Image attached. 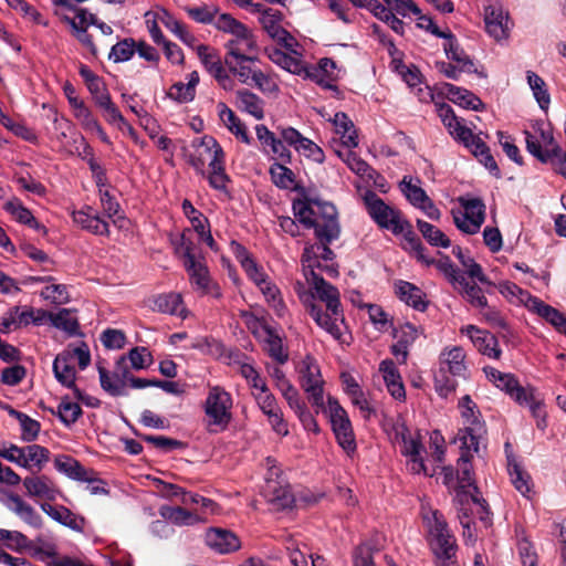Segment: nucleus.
<instances>
[{
	"label": "nucleus",
	"mask_w": 566,
	"mask_h": 566,
	"mask_svg": "<svg viewBox=\"0 0 566 566\" xmlns=\"http://www.w3.org/2000/svg\"><path fill=\"white\" fill-rule=\"evenodd\" d=\"M262 327L266 334L269 356L281 365L285 364L289 360V353L284 349L281 336L270 325L264 324Z\"/></svg>",
	"instance_id": "obj_34"
},
{
	"label": "nucleus",
	"mask_w": 566,
	"mask_h": 566,
	"mask_svg": "<svg viewBox=\"0 0 566 566\" xmlns=\"http://www.w3.org/2000/svg\"><path fill=\"white\" fill-rule=\"evenodd\" d=\"M448 374L449 371L441 368L434 374V389L442 398H447L450 394L454 392L458 386V382Z\"/></svg>",
	"instance_id": "obj_58"
},
{
	"label": "nucleus",
	"mask_w": 566,
	"mask_h": 566,
	"mask_svg": "<svg viewBox=\"0 0 566 566\" xmlns=\"http://www.w3.org/2000/svg\"><path fill=\"white\" fill-rule=\"evenodd\" d=\"M444 90L448 98L454 104L462 106L463 108L482 111L485 107L484 103L469 90L455 86L450 83L444 84Z\"/></svg>",
	"instance_id": "obj_26"
},
{
	"label": "nucleus",
	"mask_w": 566,
	"mask_h": 566,
	"mask_svg": "<svg viewBox=\"0 0 566 566\" xmlns=\"http://www.w3.org/2000/svg\"><path fill=\"white\" fill-rule=\"evenodd\" d=\"M93 209L86 206L84 209L73 212V221L78 224L82 229L96 234V235H109L108 223L103 220L99 216L92 213Z\"/></svg>",
	"instance_id": "obj_23"
},
{
	"label": "nucleus",
	"mask_w": 566,
	"mask_h": 566,
	"mask_svg": "<svg viewBox=\"0 0 566 566\" xmlns=\"http://www.w3.org/2000/svg\"><path fill=\"white\" fill-rule=\"evenodd\" d=\"M472 450L462 449L461 455L458 460L459 470L457 471V480L458 484L454 486L455 491V501L459 504H463L464 501H468L469 491L467 488L473 489L476 493H479V486L475 484L473 479V471L471 465L472 459Z\"/></svg>",
	"instance_id": "obj_13"
},
{
	"label": "nucleus",
	"mask_w": 566,
	"mask_h": 566,
	"mask_svg": "<svg viewBox=\"0 0 566 566\" xmlns=\"http://www.w3.org/2000/svg\"><path fill=\"white\" fill-rule=\"evenodd\" d=\"M219 117L227 126V128L237 137L240 138L244 144H251V137L247 132L245 125L235 115V113L229 108L224 103L218 104Z\"/></svg>",
	"instance_id": "obj_28"
},
{
	"label": "nucleus",
	"mask_w": 566,
	"mask_h": 566,
	"mask_svg": "<svg viewBox=\"0 0 566 566\" xmlns=\"http://www.w3.org/2000/svg\"><path fill=\"white\" fill-rule=\"evenodd\" d=\"M306 280L314 289L316 296L326 305V312L322 306L313 302L314 294L311 300L306 298L304 305L315 323L331 334L335 339L342 336L338 322L345 323L344 312L340 303V295L337 287L327 282L323 276L317 274L315 270H310Z\"/></svg>",
	"instance_id": "obj_2"
},
{
	"label": "nucleus",
	"mask_w": 566,
	"mask_h": 566,
	"mask_svg": "<svg viewBox=\"0 0 566 566\" xmlns=\"http://www.w3.org/2000/svg\"><path fill=\"white\" fill-rule=\"evenodd\" d=\"M441 258L439 260L433 259V263L430 265H436V268L443 273L446 279L452 284L454 289H457V283L460 281L461 276L464 274L454 265L451 259L439 252Z\"/></svg>",
	"instance_id": "obj_53"
},
{
	"label": "nucleus",
	"mask_w": 566,
	"mask_h": 566,
	"mask_svg": "<svg viewBox=\"0 0 566 566\" xmlns=\"http://www.w3.org/2000/svg\"><path fill=\"white\" fill-rule=\"evenodd\" d=\"M265 495L275 510L292 509L296 503L291 486L289 484L282 485L273 480L266 481Z\"/></svg>",
	"instance_id": "obj_21"
},
{
	"label": "nucleus",
	"mask_w": 566,
	"mask_h": 566,
	"mask_svg": "<svg viewBox=\"0 0 566 566\" xmlns=\"http://www.w3.org/2000/svg\"><path fill=\"white\" fill-rule=\"evenodd\" d=\"M396 437L401 441V454L410 459V470L416 474L423 473L430 475L421 455L423 444L420 432L417 431L412 436L407 424L400 423L396 428Z\"/></svg>",
	"instance_id": "obj_10"
},
{
	"label": "nucleus",
	"mask_w": 566,
	"mask_h": 566,
	"mask_svg": "<svg viewBox=\"0 0 566 566\" xmlns=\"http://www.w3.org/2000/svg\"><path fill=\"white\" fill-rule=\"evenodd\" d=\"M464 359L465 353L462 347L444 348L439 355V368L449 371L453 377L465 378L468 367Z\"/></svg>",
	"instance_id": "obj_19"
},
{
	"label": "nucleus",
	"mask_w": 566,
	"mask_h": 566,
	"mask_svg": "<svg viewBox=\"0 0 566 566\" xmlns=\"http://www.w3.org/2000/svg\"><path fill=\"white\" fill-rule=\"evenodd\" d=\"M232 35L233 38L226 43L224 56L249 60L245 53L258 52L256 39L245 24L242 23Z\"/></svg>",
	"instance_id": "obj_15"
},
{
	"label": "nucleus",
	"mask_w": 566,
	"mask_h": 566,
	"mask_svg": "<svg viewBox=\"0 0 566 566\" xmlns=\"http://www.w3.org/2000/svg\"><path fill=\"white\" fill-rule=\"evenodd\" d=\"M197 250L198 248L195 242L182 233L176 252L181 255L184 264L189 263V266H193V261L199 260Z\"/></svg>",
	"instance_id": "obj_63"
},
{
	"label": "nucleus",
	"mask_w": 566,
	"mask_h": 566,
	"mask_svg": "<svg viewBox=\"0 0 566 566\" xmlns=\"http://www.w3.org/2000/svg\"><path fill=\"white\" fill-rule=\"evenodd\" d=\"M7 212L12 214L15 220L20 223L27 224L28 222H34V217L31 211L25 208L19 199L8 201L4 205Z\"/></svg>",
	"instance_id": "obj_64"
},
{
	"label": "nucleus",
	"mask_w": 566,
	"mask_h": 566,
	"mask_svg": "<svg viewBox=\"0 0 566 566\" xmlns=\"http://www.w3.org/2000/svg\"><path fill=\"white\" fill-rule=\"evenodd\" d=\"M431 34L447 40L443 44L446 55L448 59L460 65V71L468 73L475 72L472 59L465 54L463 49L460 46L457 36L450 30L441 31L439 28H432Z\"/></svg>",
	"instance_id": "obj_14"
},
{
	"label": "nucleus",
	"mask_w": 566,
	"mask_h": 566,
	"mask_svg": "<svg viewBox=\"0 0 566 566\" xmlns=\"http://www.w3.org/2000/svg\"><path fill=\"white\" fill-rule=\"evenodd\" d=\"M104 99L103 104L98 106L102 109L104 119L111 125H116L122 130L127 128L129 134L133 135L135 132L134 128L122 115L117 105L112 101V98Z\"/></svg>",
	"instance_id": "obj_42"
},
{
	"label": "nucleus",
	"mask_w": 566,
	"mask_h": 566,
	"mask_svg": "<svg viewBox=\"0 0 566 566\" xmlns=\"http://www.w3.org/2000/svg\"><path fill=\"white\" fill-rule=\"evenodd\" d=\"M137 437H139L143 441L153 444L157 449H160L165 452H169L177 449H182L185 443L182 441L165 437V436H151L135 432Z\"/></svg>",
	"instance_id": "obj_55"
},
{
	"label": "nucleus",
	"mask_w": 566,
	"mask_h": 566,
	"mask_svg": "<svg viewBox=\"0 0 566 566\" xmlns=\"http://www.w3.org/2000/svg\"><path fill=\"white\" fill-rule=\"evenodd\" d=\"M371 13L381 20L382 22L387 23L390 29L396 32L397 34L402 35L403 34V21L397 18L391 10H389L387 7H385L382 3H380L377 0V3L373 4Z\"/></svg>",
	"instance_id": "obj_51"
},
{
	"label": "nucleus",
	"mask_w": 566,
	"mask_h": 566,
	"mask_svg": "<svg viewBox=\"0 0 566 566\" xmlns=\"http://www.w3.org/2000/svg\"><path fill=\"white\" fill-rule=\"evenodd\" d=\"M40 406L52 415L57 416L60 421L66 427L74 424L83 413L80 405L70 401L67 396L62 398L56 411L53 408L45 407L43 403Z\"/></svg>",
	"instance_id": "obj_31"
},
{
	"label": "nucleus",
	"mask_w": 566,
	"mask_h": 566,
	"mask_svg": "<svg viewBox=\"0 0 566 566\" xmlns=\"http://www.w3.org/2000/svg\"><path fill=\"white\" fill-rule=\"evenodd\" d=\"M282 20L283 13L275 9H268L264 11V17H260L259 19L263 29L272 40L276 41L286 50L293 51L295 39L286 29L280 25Z\"/></svg>",
	"instance_id": "obj_12"
},
{
	"label": "nucleus",
	"mask_w": 566,
	"mask_h": 566,
	"mask_svg": "<svg viewBox=\"0 0 566 566\" xmlns=\"http://www.w3.org/2000/svg\"><path fill=\"white\" fill-rule=\"evenodd\" d=\"M52 325L73 336L78 334L80 324L75 317L70 315V310L62 308L59 313L50 315Z\"/></svg>",
	"instance_id": "obj_52"
},
{
	"label": "nucleus",
	"mask_w": 566,
	"mask_h": 566,
	"mask_svg": "<svg viewBox=\"0 0 566 566\" xmlns=\"http://www.w3.org/2000/svg\"><path fill=\"white\" fill-rule=\"evenodd\" d=\"M200 147H205L208 153H213L209 163L211 172L208 177V181L210 187L229 195L227 185L231 181V178L226 172V154L222 147L214 137L207 135L200 138Z\"/></svg>",
	"instance_id": "obj_7"
},
{
	"label": "nucleus",
	"mask_w": 566,
	"mask_h": 566,
	"mask_svg": "<svg viewBox=\"0 0 566 566\" xmlns=\"http://www.w3.org/2000/svg\"><path fill=\"white\" fill-rule=\"evenodd\" d=\"M468 332L471 340L480 353L495 359L500 358L501 349L499 348V343L494 335L485 333L473 325L468 327Z\"/></svg>",
	"instance_id": "obj_25"
},
{
	"label": "nucleus",
	"mask_w": 566,
	"mask_h": 566,
	"mask_svg": "<svg viewBox=\"0 0 566 566\" xmlns=\"http://www.w3.org/2000/svg\"><path fill=\"white\" fill-rule=\"evenodd\" d=\"M375 549L369 543H361L352 553L353 566H376L374 562Z\"/></svg>",
	"instance_id": "obj_62"
},
{
	"label": "nucleus",
	"mask_w": 566,
	"mask_h": 566,
	"mask_svg": "<svg viewBox=\"0 0 566 566\" xmlns=\"http://www.w3.org/2000/svg\"><path fill=\"white\" fill-rule=\"evenodd\" d=\"M301 373V387L304 390H308V386L323 385L324 381L321 376V370L318 365L314 361L313 358L307 357L306 360L303 361V366L300 370Z\"/></svg>",
	"instance_id": "obj_48"
},
{
	"label": "nucleus",
	"mask_w": 566,
	"mask_h": 566,
	"mask_svg": "<svg viewBox=\"0 0 566 566\" xmlns=\"http://www.w3.org/2000/svg\"><path fill=\"white\" fill-rule=\"evenodd\" d=\"M270 174L273 184L281 189H289L295 182V174L283 161L272 164Z\"/></svg>",
	"instance_id": "obj_50"
},
{
	"label": "nucleus",
	"mask_w": 566,
	"mask_h": 566,
	"mask_svg": "<svg viewBox=\"0 0 566 566\" xmlns=\"http://www.w3.org/2000/svg\"><path fill=\"white\" fill-rule=\"evenodd\" d=\"M4 495L6 500H2V502L9 511L14 513L20 520L33 528L39 530L43 526L42 516L19 494L6 491Z\"/></svg>",
	"instance_id": "obj_16"
},
{
	"label": "nucleus",
	"mask_w": 566,
	"mask_h": 566,
	"mask_svg": "<svg viewBox=\"0 0 566 566\" xmlns=\"http://www.w3.org/2000/svg\"><path fill=\"white\" fill-rule=\"evenodd\" d=\"M255 134L265 151H268L266 148H270V151L284 164L292 163V153L284 146L277 132H272L265 125L260 124L255 126Z\"/></svg>",
	"instance_id": "obj_18"
},
{
	"label": "nucleus",
	"mask_w": 566,
	"mask_h": 566,
	"mask_svg": "<svg viewBox=\"0 0 566 566\" xmlns=\"http://www.w3.org/2000/svg\"><path fill=\"white\" fill-rule=\"evenodd\" d=\"M232 397L223 388L214 386L210 388L205 401V412L209 418L210 432L223 431L232 419Z\"/></svg>",
	"instance_id": "obj_5"
},
{
	"label": "nucleus",
	"mask_w": 566,
	"mask_h": 566,
	"mask_svg": "<svg viewBox=\"0 0 566 566\" xmlns=\"http://www.w3.org/2000/svg\"><path fill=\"white\" fill-rule=\"evenodd\" d=\"M526 77L539 107L546 111L549 106L551 97L544 80L533 71H527Z\"/></svg>",
	"instance_id": "obj_44"
},
{
	"label": "nucleus",
	"mask_w": 566,
	"mask_h": 566,
	"mask_svg": "<svg viewBox=\"0 0 566 566\" xmlns=\"http://www.w3.org/2000/svg\"><path fill=\"white\" fill-rule=\"evenodd\" d=\"M396 287V294L402 302L420 312L427 310L428 301L424 300V293L418 286L407 281H399Z\"/></svg>",
	"instance_id": "obj_27"
},
{
	"label": "nucleus",
	"mask_w": 566,
	"mask_h": 566,
	"mask_svg": "<svg viewBox=\"0 0 566 566\" xmlns=\"http://www.w3.org/2000/svg\"><path fill=\"white\" fill-rule=\"evenodd\" d=\"M507 470L514 488L524 496L531 492V476L516 462L514 455H507Z\"/></svg>",
	"instance_id": "obj_35"
},
{
	"label": "nucleus",
	"mask_w": 566,
	"mask_h": 566,
	"mask_svg": "<svg viewBox=\"0 0 566 566\" xmlns=\"http://www.w3.org/2000/svg\"><path fill=\"white\" fill-rule=\"evenodd\" d=\"M509 14L501 7L490 6L485 8L484 23L486 32L495 40L507 38Z\"/></svg>",
	"instance_id": "obj_22"
},
{
	"label": "nucleus",
	"mask_w": 566,
	"mask_h": 566,
	"mask_svg": "<svg viewBox=\"0 0 566 566\" xmlns=\"http://www.w3.org/2000/svg\"><path fill=\"white\" fill-rule=\"evenodd\" d=\"M25 449V460L27 468L30 469V463L33 462L34 465L38 467L40 471L45 462L49 461L50 451L45 447L40 444H31L24 448Z\"/></svg>",
	"instance_id": "obj_61"
},
{
	"label": "nucleus",
	"mask_w": 566,
	"mask_h": 566,
	"mask_svg": "<svg viewBox=\"0 0 566 566\" xmlns=\"http://www.w3.org/2000/svg\"><path fill=\"white\" fill-rule=\"evenodd\" d=\"M127 358L130 361L132 368L136 370L145 369L153 364L151 353L144 346L133 347L128 352L126 359Z\"/></svg>",
	"instance_id": "obj_57"
},
{
	"label": "nucleus",
	"mask_w": 566,
	"mask_h": 566,
	"mask_svg": "<svg viewBox=\"0 0 566 566\" xmlns=\"http://www.w3.org/2000/svg\"><path fill=\"white\" fill-rule=\"evenodd\" d=\"M197 52L202 65L213 78L220 77V74H223L226 71L224 60H221L216 50L201 44L198 46Z\"/></svg>",
	"instance_id": "obj_32"
},
{
	"label": "nucleus",
	"mask_w": 566,
	"mask_h": 566,
	"mask_svg": "<svg viewBox=\"0 0 566 566\" xmlns=\"http://www.w3.org/2000/svg\"><path fill=\"white\" fill-rule=\"evenodd\" d=\"M136 53V41L133 38H125L112 46L108 60L114 63L129 61Z\"/></svg>",
	"instance_id": "obj_47"
},
{
	"label": "nucleus",
	"mask_w": 566,
	"mask_h": 566,
	"mask_svg": "<svg viewBox=\"0 0 566 566\" xmlns=\"http://www.w3.org/2000/svg\"><path fill=\"white\" fill-rule=\"evenodd\" d=\"M160 515L177 525H189L193 522V515L180 506H161Z\"/></svg>",
	"instance_id": "obj_56"
},
{
	"label": "nucleus",
	"mask_w": 566,
	"mask_h": 566,
	"mask_svg": "<svg viewBox=\"0 0 566 566\" xmlns=\"http://www.w3.org/2000/svg\"><path fill=\"white\" fill-rule=\"evenodd\" d=\"M455 290H458L472 306L488 308V300L482 289L475 283L468 282L465 276L460 277Z\"/></svg>",
	"instance_id": "obj_37"
},
{
	"label": "nucleus",
	"mask_w": 566,
	"mask_h": 566,
	"mask_svg": "<svg viewBox=\"0 0 566 566\" xmlns=\"http://www.w3.org/2000/svg\"><path fill=\"white\" fill-rule=\"evenodd\" d=\"M429 533V546L436 557V566H457L458 545L446 521L439 520L434 514V523Z\"/></svg>",
	"instance_id": "obj_4"
},
{
	"label": "nucleus",
	"mask_w": 566,
	"mask_h": 566,
	"mask_svg": "<svg viewBox=\"0 0 566 566\" xmlns=\"http://www.w3.org/2000/svg\"><path fill=\"white\" fill-rule=\"evenodd\" d=\"M458 202L464 209V213L452 212L454 224L464 233H476L485 220V205L483 200L481 198L461 196L458 198Z\"/></svg>",
	"instance_id": "obj_9"
},
{
	"label": "nucleus",
	"mask_w": 566,
	"mask_h": 566,
	"mask_svg": "<svg viewBox=\"0 0 566 566\" xmlns=\"http://www.w3.org/2000/svg\"><path fill=\"white\" fill-rule=\"evenodd\" d=\"M438 115L441 118L443 125L449 129V133L455 139L459 140L464 135L471 136V129L462 125L453 108L449 104H440L438 107Z\"/></svg>",
	"instance_id": "obj_30"
},
{
	"label": "nucleus",
	"mask_w": 566,
	"mask_h": 566,
	"mask_svg": "<svg viewBox=\"0 0 566 566\" xmlns=\"http://www.w3.org/2000/svg\"><path fill=\"white\" fill-rule=\"evenodd\" d=\"M495 386L505 391V394H507L518 405H523V401L531 398L530 389L532 387L521 386L516 377L512 374H506L503 377V380H499Z\"/></svg>",
	"instance_id": "obj_33"
},
{
	"label": "nucleus",
	"mask_w": 566,
	"mask_h": 566,
	"mask_svg": "<svg viewBox=\"0 0 566 566\" xmlns=\"http://www.w3.org/2000/svg\"><path fill=\"white\" fill-rule=\"evenodd\" d=\"M98 375L101 387L113 397L126 396L125 390L126 381L129 382V377L133 376L126 361V356H120L116 364L113 376L111 377L108 370L98 366Z\"/></svg>",
	"instance_id": "obj_11"
},
{
	"label": "nucleus",
	"mask_w": 566,
	"mask_h": 566,
	"mask_svg": "<svg viewBox=\"0 0 566 566\" xmlns=\"http://www.w3.org/2000/svg\"><path fill=\"white\" fill-rule=\"evenodd\" d=\"M461 416L463 418L464 428L458 432L459 440L461 441V449L473 450L479 453L480 443L484 440L486 434V426L482 419V415L469 395H465L459 401Z\"/></svg>",
	"instance_id": "obj_3"
},
{
	"label": "nucleus",
	"mask_w": 566,
	"mask_h": 566,
	"mask_svg": "<svg viewBox=\"0 0 566 566\" xmlns=\"http://www.w3.org/2000/svg\"><path fill=\"white\" fill-rule=\"evenodd\" d=\"M54 468L65 474L67 478L87 482V483H103L102 479L94 478L95 472L93 470H86L80 461L67 454H60L54 459Z\"/></svg>",
	"instance_id": "obj_17"
},
{
	"label": "nucleus",
	"mask_w": 566,
	"mask_h": 566,
	"mask_svg": "<svg viewBox=\"0 0 566 566\" xmlns=\"http://www.w3.org/2000/svg\"><path fill=\"white\" fill-rule=\"evenodd\" d=\"M23 486L30 497L54 501L59 493L53 481L46 475H32L23 479Z\"/></svg>",
	"instance_id": "obj_20"
},
{
	"label": "nucleus",
	"mask_w": 566,
	"mask_h": 566,
	"mask_svg": "<svg viewBox=\"0 0 566 566\" xmlns=\"http://www.w3.org/2000/svg\"><path fill=\"white\" fill-rule=\"evenodd\" d=\"M184 266L199 290L209 285L208 268L200 260L193 261V266H189V263L184 264Z\"/></svg>",
	"instance_id": "obj_60"
},
{
	"label": "nucleus",
	"mask_w": 566,
	"mask_h": 566,
	"mask_svg": "<svg viewBox=\"0 0 566 566\" xmlns=\"http://www.w3.org/2000/svg\"><path fill=\"white\" fill-rule=\"evenodd\" d=\"M269 59L281 66L282 69L289 71L290 73L302 75L304 71V64L301 60L289 55L287 53L281 51L280 49L266 50Z\"/></svg>",
	"instance_id": "obj_41"
},
{
	"label": "nucleus",
	"mask_w": 566,
	"mask_h": 566,
	"mask_svg": "<svg viewBox=\"0 0 566 566\" xmlns=\"http://www.w3.org/2000/svg\"><path fill=\"white\" fill-rule=\"evenodd\" d=\"M392 336L397 340H400L401 347H405V346L409 347L418 338L419 331L413 324L406 322L403 324H400L397 327L396 326L392 327Z\"/></svg>",
	"instance_id": "obj_59"
},
{
	"label": "nucleus",
	"mask_w": 566,
	"mask_h": 566,
	"mask_svg": "<svg viewBox=\"0 0 566 566\" xmlns=\"http://www.w3.org/2000/svg\"><path fill=\"white\" fill-rule=\"evenodd\" d=\"M452 253L459 262L467 269V273L471 279H476L480 283L490 284L489 279L483 273L482 266L469 255H465L460 247H454Z\"/></svg>",
	"instance_id": "obj_45"
},
{
	"label": "nucleus",
	"mask_w": 566,
	"mask_h": 566,
	"mask_svg": "<svg viewBox=\"0 0 566 566\" xmlns=\"http://www.w3.org/2000/svg\"><path fill=\"white\" fill-rule=\"evenodd\" d=\"M239 106L242 111L249 113L256 119L264 117L263 101L249 90H239L237 92Z\"/></svg>",
	"instance_id": "obj_38"
},
{
	"label": "nucleus",
	"mask_w": 566,
	"mask_h": 566,
	"mask_svg": "<svg viewBox=\"0 0 566 566\" xmlns=\"http://www.w3.org/2000/svg\"><path fill=\"white\" fill-rule=\"evenodd\" d=\"M41 510L57 523L72 530L80 531L81 525L77 523L75 514L67 507L60 505L53 506L46 502L40 504Z\"/></svg>",
	"instance_id": "obj_36"
},
{
	"label": "nucleus",
	"mask_w": 566,
	"mask_h": 566,
	"mask_svg": "<svg viewBox=\"0 0 566 566\" xmlns=\"http://www.w3.org/2000/svg\"><path fill=\"white\" fill-rule=\"evenodd\" d=\"M417 182H421L419 178H417ZM399 188L406 199L418 209L422 207L423 203H426L430 198L419 185H413L411 177L408 176H403Z\"/></svg>",
	"instance_id": "obj_39"
},
{
	"label": "nucleus",
	"mask_w": 566,
	"mask_h": 566,
	"mask_svg": "<svg viewBox=\"0 0 566 566\" xmlns=\"http://www.w3.org/2000/svg\"><path fill=\"white\" fill-rule=\"evenodd\" d=\"M328 411L332 430L335 434L337 443L347 452L356 450L355 434L353 431L352 422L348 418L346 410L339 405L338 400L334 397H328Z\"/></svg>",
	"instance_id": "obj_6"
},
{
	"label": "nucleus",
	"mask_w": 566,
	"mask_h": 566,
	"mask_svg": "<svg viewBox=\"0 0 566 566\" xmlns=\"http://www.w3.org/2000/svg\"><path fill=\"white\" fill-rule=\"evenodd\" d=\"M417 228L430 245L440 248H449L451 245L450 239L436 226L418 219Z\"/></svg>",
	"instance_id": "obj_40"
},
{
	"label": "nucleus",
	"mask_w": 566,
	"mask_h": 566,
	"mask_svg": "<svg viewBox=\"0 0 566 566\" xmlns=\"http://www.w3.org/2000/svg\"><path fill=\"white\" fill-rule=\"evenodd\" d=\"M224 64L229 72L238 76L239 81L243 84L251 85V76L254 69L248 64V60L235 59L233 56H224Z\"/></svg>",
	"instance_id": "obj_49"
},
{
	"label": "nucleus",
	"mask_w": 566,
	"mask_h": 566,
	"mask_svg": "<svg viewBox=\"0 0 566 566\" xmlns=\"http://www.w3.org/2000/svg\"><path fill=\"white\" fill-rule=\"evenodd\" d=\"M262 294L264 295L269 305L274 310L277 316H284L286 312L285 303L281 296V292L279 287L272 282L265 280V283L259 286Z\"/></svg>",
	"instance_id": "obj_46"
},
{
	"label": "nucleus",
	"mask_w": 566,
	"mask_h": 566,
	"mask_svg": "<svg viewBox=\"0 0 566 566\" xmlns=\"http://www.w3.org/2000/svg\"><path fill=\"white\" fill-rule=\"evenodd\" d=\"M363 201L368 216L381 229L396 230L402 212L387 205L375 191L367 190Z\"/></svg>",
	"instance_id": "obj_8"
},
{
	"label": "nucleus",
	"mask_w": 566,
	"mask_h": 566,
	"mask_svg": "<svg viewBox=\"0 0 566 566\" xmlns=\"http://www.w3.org/2000/svg\"><path fill=\"white\" fill-rule=\"evenodd\" d=\"M155 308L165 314L177 315L184 311L182 298L178 293L160 294L154 301Z\"/></svg>",
	"instance_id": "obj_43"
},
{
	"label": "nucleus",
	"mask_w": 566,
	"mask_h": 566,
	"mask_svg": "<svg viewBox=\"0 0 566 566\" xmlns=\"http://www.w3.org/2000/svg\"><path fill=\"white\" fill-rule=\"evenodd\" d=\"M206 543L221 554L234 552L240 547L235 534L221 528H211L206 535Z\"/></svg>",
	"instance_id": "obj_24"
},
{
	"label": "nucleus",
	"mask_w": 566,
	"mask_h": 566,
	"mask_svg": "<svg viewBox=\"0 0 566 566\" xmlns=\"http://www.w3.org/2000/svg\"><path fill=\"white\" fill-rule=\"evenodd\" d=\"M53 373L56 380L64 387L74 386L76 380V370L71 365V356L69 353H60L53 361Z\"/></svg>",
	"instance_id": "obj_29"
},
{
	"label": "nucleus",
	"mask_w": 566,
	"mask_h": 566,
	"mask_svg": "<svg viewBox=\"0 0 566 566\" xmlns=\"http://www.w3.org/2000/svg\"><path fill=\"white\" fill-rule=\"evenodd\" d=\"M293 190L298 195L292 202L294 217L304 228L314 229L318 240L316 245L304 249L302 262L311 270L321 269L318 259L332 261L335 258L328 244L337 240L342 232L338 211L332 202L312 196L302 185L295 184Z\"/></svg>",
	"instance_id": "obj_1"
},
{
	"label": "nucleus",
	"mask_w": 566,
	"mask_h": 566,
	"mask_svg": "<svg viewBox=\"0 0 566 566\" xmlns=\"http://www.w3.org/2000/svg\"><path fill=\"white\" fill-rule=\"evenodd\" d=\"M191 224L193 230L198 233L199 238L212 250L218 251V244L214 241L211 230L210 223L207 217L202 213H198L197 217L191 218Z\"/></svg>",
	"instance_id": "obj_54"
}]
</instances>
